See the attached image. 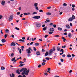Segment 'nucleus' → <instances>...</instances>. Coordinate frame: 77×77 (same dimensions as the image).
I'll return each mask as SVG.
<instances>
[{
  "instance_id": "a18cd8bd",
  "label": "nucleus",
  "mask_w": 77,
  "mask_h": 77,
  "mask_svg": "<svg viewBox=\"0 0 77 77\" xmlns=\"http://www.w3.org/2000/svg\"><path fill=\"white\" fill-rule=\"evenodd\" d=\"M39 41L42 42V38L39 39Z\"/></svg>"
},
{
  "instance_id": "412c9836",
  "label": "nucleus",
  "mask_w": 77,
  "mask_h": 77,
  "mask_svg": "<svg viewBox=\"0 0 77 77\" xmlns=\"http://www.w3.org/2000/svg\"><path fill=\"white\" fill-rule=\"evenodd\" d=\"M42 66H44L45 65H46V63L45 62H43L42 63Z\"/></svg>"
},
{
  "instance_id": "f704fd0d",
  "label": "nucleus",
  "mask_w": 77,
  "mask_h": 77,
  "mask_svg": "<svg viewBox=\"0 0 77 77\" xmlns=\"http://www.w3.org/2000/svg\"><path fill=\"white\" fill-rule=\"evenodd\" d=\"M37 14V12H34L32 13V14H33V15H34V14Z\"/></svg>"
},
{
  "instance_id": "2f4dec72",
  "label": "nucleus",
  "mask_w": 77,
  "mask_h": 77,
  "mask_svg": "<svg viewBox=\"0 0 77 77\" xmlns=\"http://www.w3.org/2000/svg\"><path fill=\"white\" fill-rule=\"evenodd\" d=\"M15 57H14V58H13V59H12L11 61H14V60H15Z\"/></svg>"
},
{
  "instance_id": "dca6fc26",
  "label": "nucleus",
  "mask_w": 77,
  "mask_h": 77,
  "mask_svg": "<svg viewBox=\"0 0 77 77\" xmlns=\"http://www.w3.org/2000/svg\"><path fill=\"white\" fill-rule=\"evenodd\" d=\"M9 30H8V29H5V32L6 33H8L9 32Z\"/></svg>"
},
{
  "instance_id": "f8f14e48",
  "label": "nucleus",
  "mask_w": 77,
  "mask_h": 77,
  "mask_svg": "<svg viewBox=\"0 0 77 77\" xmlns=\"http://www.w3.org/2000/svg\"><path fill=\"white\" fill-rule=\"evenodd\" d=\"M73 20L72 19V18L70 17L68 19V21H72Z\"/></svg>"
},
{
  "instance_id": "603ef678",
  "label": "nucleus",
  "mask_w": 77,
  "mask_h": 77,
  "mask_svg": "<svg viewBox=\"0 0 77 77\" xmlns=\"http://www.w3.org/2000/svg\"><path fill=\"white\" fill-rule=\"evenodd\" d=\"M2 17H3L1 15V16H0V19H1L2 18Z\"/></svg>"
},
{
  "instance_id": "58836bf2",
  "label": "nucleus",
  "mask_w": 77,
  "mask_h": 77,
  "mask_svg": "<svg viewBox=\"0 0 77 77\" xmlns=\"http://www.w3.org/2000/svg\"><path fill=\"white\" fill-rule=\"evenodd\" d=\"M15 29H16L17 30H20V29L19 28H18V27H16L15 28Z\"/></svg>"
},
{
  "instance_id": "6ab92c4d",
  "label": "nucleus",
  "mask_w": 77,
  "mask_h": 77,
  "mask_svg": "<svg viewBox=\"0 0 77 77\" xmlns=\"http://www.w3.org/2000/svg\"><path fill=\"white\" fill-rule=\"evenodd\" d=\"M38 5V4L37 3H35L34 4V6L35 7H37Z\"/></svg>"
},
{
  "instance_id": "7c9ffc66",
  "label": "nucleus",
  "mask_w": 77,
  "mask_h": 77,
  "mask_svg": "<svg viewBox=\"0 0 77 77\" xmlns=\"http://www.w3.org/2000/svg\"><path fill=\"white\" fill-rule=\"evenodd\" d=\"M19 41L21 42H24V40H23L22 39H20Z\"/></svg>"
},
{
  "instance_id": "864d4df0",
  "label": "nucleus",
  "mask_w": 77,
  "mask_h": 77,
  "mask_svg": "<svg viewBox=\"0 0 77 77\" xmlns=\"http://www.w3.org/2000/svg\"><path fill=\"white\" fill-rule=\"evenodd\" d=\"M64 35H67V32H65L63 33Z\"/></svg>"
},
{
  "instance_id": "49530a36",
  "label": "nucleus",
  "mask_w": 77,
  "mask_h": 77,
  "mask_svg": "<svg viewBox=\"0 0 77 77\" xmlns=\"http://www.w3.org/2000/svg\"><path fill=\"white\" fill-rule=\"evenodd\" d=\"M48 35H45V38H46L47 37H48Z\"/></svg>"
},
{
  "instance_id": "7ed1b4c3",
  "label": "nucleus",
  "mask_w": 77,
  "mask_h": 77,
  "mask_svg": "<svg viewBox=\"0 0 77 77\" xmlns=\"http://www.w3.org/2000/svg\"><path fill=\"white\" fill-rule=\"evenodd\" d=\"M36 27H39L41 26V24L38 22H36Z\"/></svg>"
},
{
  "instance_id": "37998d69",
  "label": "nucleus",
  "mask_w": 77,
  "mask_h": 77,
  "mask_svg": "<svg viewBox=\"0 0 77 77\" xmlns=\"http://www.w3.org/2000/svg\"><path fill=\"white\" fill-rule=\"evenodd\" d=\"M20 64H23V63H24V62H22V61H20Z\"/></svg>"
},
{
  "instance_id": "f03ea898",
  "label": "nucleus",
  "mask_w": 77,
  "mask_h": 77,
  "mask_svg": "<svg viewBox=\"0 0 77 77\" xmlns=\"http://www.w3.org/2000/svg\"><path fill=\"white\" fill-rule=\"evenodd\" d=\"M32 18L35 19H38L40 18V17L39 16H36L33 17Z\"/></svg>"
},
{
  "instance_id": "680f3d73",
  "label": "nucleus",
  "mask_w": 77,
  "mask_h": 77,
  "mask_svg": "<svg viewBox=\"0 0 77 77\" xmlns=\"http://www.w3.org/2000/svg\"><path fill=\"white\" fill-rule=\"evenodd\" d=\"M23 14L24 15H28L27 13H23Z\"/></svg>"
},
{
  "instance_id": "f257e3e1",
  "label": "nucleus",
  "mask_w": 77,
  "mask_h": 77,
  "mask_svg": "<svg viewBox=\"0 0 77 77\" xmlns=\"http://www.w3.org/2000/svg\"><path fill=\"white\" fill-rule=\"evenodd\" d=\"M27 70V69L26 68H23L22 69H21L20 70L19 69H18L17 70L16 72L19 74H20V73L19 72H22V75H24V74H25V71Z\"/></svg>"
},
{
  "instance_id": "1a4fd4ad",
  "label": "nucleus",
  "mask_w": 77,
  "mask_h": 77,
  "mask_svg": "<svg viewBox=\"0 0 77 77\" xmlns=\"http://www.w3.org/2000/svg\"><path fill=\"white\" fill-rule=\"evenodd\" d=\"M15 45H16V44L14 42H13L12 43H11V46H15Z\"/></svg>"
},
{
  "instance_id": "5701e85b",
  "label": "nucleus",
  "mask_w": 77,
  "mask_h": 77,
  "mask_svg": "<svg viewBox=\"0 0 77 77\" xmlns=\"http://www.w3.org/2000/svg\"><path fill=\"white\" fill-rule=\"evenodd\" d=\"M35 45L36 46H38L39 45V43H35Z\"/></svg>"
},
{
  "instance_id": "6e6d98bb",
  "label": "nucleus",
  "mask_w": 77,
  "mask_h": 77,
  "mask_svg": "<svg viewBox=\"0 0 77 77\" xmlns=\"http://www.w3.org/2000/svg\"><path fill=\"white\" fill-rule=\"evenodd\" d=\"M39 12H43V10H39Z\"/></svg>"
},
{
  "instance_id": "de8ad7c7",
  "label": "nucleus",
  "mask_w": 77,
  "mask_h": 77,
  "mask_svg": "<svg viewBox=\"0 0 77 77\" xmlns=\"http://www.w3.org/2000/svg\"><path fill=\"white\" fill-rule=\"evenodd\" d=\"M1 34H3V30H1Z\"/></svg>"
},
{
  "instance_id": "39448f33",
  "label": "nucleus",
  "mask_w": 77,
  "mask_h": 77,
  "mask_svg": "<svg viewBox=\"0 0 77 77\" xmlns=\"http://www.w3.org/2000/svg\"><path fill=\"white\" fill-rule=\"evenodd\" d=\"M13 16H12V15L9 18V21H11L12 20V19H13Z\"/></svg>"
},
{
  "instance_id": "4c0bfd02",
  "label": "nucleus",
  "mask_w": 77,
  "mask_h": 77,
  "mask_svg": "<svg viewBox=\"0 0 77 77\" xmlns=\"http://www.w3.org/2000/svg\"><path fill=\"white\" fill-rule=\"evenodd\" d=\"M45 59L47 60H49V58L48 57L45 58Z\"/></svg>"
},
{
  "instance_id": "4468645a",
  "label": "nucleus",
  "mask_w": 77,
  "mask_h": 77,
  "mask_svg": "<svg viewBox=\"0 0 77 77\" xmlns=\"http://www.w3.org/2000/svg\"><path fill=\"white\" fill-rule=\"evenodd\" d=\"M40 52L38 51V52H36V55L37 56H39L40 55Z\"/></svg>"
},
{
  "instance_id": "ddd939ff",
  "label": "nucleus",
  "mask_w": 77,
  "mask_h": 77,
  "mask_svg": "<svg viewBox=\"0 0 77 77\" xmlns=\"http://www.w3.org/2000/svg\"><path fill=\"white\" fill-rule=\"evenodd\" d=\"M1 41L2 42L4 43L6 42V40L5 39H2Z\"/></svg>"
},
{
  "instance_id": "ea45409f",
  "label": "nucleus",
  "mask_w": 77,
  "mask_h": 77,
  "mask_svg": "<svg viewBox=\"0 0 77 77\" xmlns=\"http://www.w3.org/2000/svg\"><path fill=\"white\" fill-rule=\"evenodd\" d=\"M35 9L37 10H39V9H38V7H35Z\"/></svg>"
},
{
  "instance_id": "bb28decb",
  "label": "nucleus",
  "mask_w": 77,
  "mask_h": 77,
  "mask_svg": "<svg viewBox=\"0 0 77 77\" xmlns=\"http://www.w3.org/2000/svg\"><path fill=\"white\" fill-rule=\"evenodd\" d=\"M63 6H67V5L65 3H64L63 4Z\"/></svg>"
},
{
  "instance_id": "a211bd4d",
  "label": "nucleus",
  "mask_w": 77,
  "mask_h": 77,
  "mask_svg": "<svg viewBox=\"0 0 77 77\" xmlns=\"http://www.w3.org/2000/svg\"><path fill=\"white\" fill-rule=\"evenodd\" d=\"M1 70H4L5 69V68L4 66H2L1 68Z\"/></svg>"
},
{
  "instance_id": "9d476101",
  "label": "nucleus",
  "mask_w": 77,
  "mask_h": 77,
  "mask_svg": "<svg viewBox=\"0 0 77 77\" xmlns=\"http://www.w3.org/2000/svg\"><path fill=\"white\" fill-rule=\"evenodd\" d=\"M10 77H14L15 75H14V74L12 73V75L11 74H10Z\"/></svg>"
},
{
  "instance_id": "774afa93",
  "label": "nucleus",
  "mask_w": 77,
  "mask_h": 77,
  "mask_svg": "<svg viewBox=\"0 0 77 77\" xmlns=\"http://www.w3.org/2000/svg\"><path fill=\"white\" fill-rule=\"evenodd\" d=\"M11 37L14 38V35H11Z\"/></svg>"
},
{
  "instance_id": "c85d7f7f",
  "label": "nucleus",
  "mask_w": 77,
  "mask_h": 77,
  "mask_svg": "<svg viewBox=\"0 0 77 77\" xmlns=\"http://www.w3.org/2000/svg\"><path fill=\"white\" fill-rule=\"evenodd\" d=\"M50 21L49 20H47L45 21V23H47L50 22Z\"/></svg>"
},
{
  "instance_id": "4be33fe9",
  "label": "nucleus",
  "mask_w": 77,
  "mask_h": 77,
  "mask_svg": "<svg viewBox=\"0 0 77 77\" xmlns=\"http://www.w3.org/2000/svg\"><path fill=\"white\" fill-rule=\"evenodd\" d=\"M71 18H72V19H73V20H74L75 18V16L74 15H72V17Z\"/></svg>"
},
{
  "instance_id": "e433bc0d",
  "label": "nucleus",
  "mask_w": 77,
  "mask_h": 77,
  "mask_svg": "<svg viewBox=\"0 0 77 77\" xmlns=\"http://www.w3.org/2000/svg\"><path fill=\"white\" fill-rule=\"evenodd\" d=\"M33 50L34 51H36L37 50L35 47H33Z\"/></svg>"
},
{
  "instance_id": "13d9d810",
  "label": "nucleus",
  "mask_w": 77,
  "mask_h": 77,
  "mask_svg": "<svg viewBox=\"0 0 77 77\" xmlns=\"http://www.w3.org/2000/svg\"><path fill=\"white\" fill-rule=\"evenodd\" d=\"M56 25L55 24H54L53 25V27H54V28H56Z\"/></svg>"
},
{
  "instance_id": "e2e57ef3",
  "label": "nucleus",
  "mask_w": 77,
  "mask_h": 77,
  "mask_svg": "<svg viewBox=\"0 0 77 77\" xmlns=\"http://www.w3.org/2000/svg\"><path fill=\"white\" fill-rule=\"evenodd\" d=\"M60 60H61V61L62 62H63L64 61L63 60V59H61Z\"/></svg>"
},
{
  "instance_id": "338daca9",
  "label": "nucleus",
  "mask_w": 77,
  "mask_h": 77,
  "mask_svg": "<svg viewBox=\"0 0 77 77\" xmlns=\"http://www.w3.org/2000/svg\"><path fill=\"white\" fill-rule=\"evenodd\" d=\"M17 14L18 15H20V12H18L17 13Z\"/></svg>"
},
{
  "instance_id": "2eb2a0df",
  "label": "nucleus",
  "mask_w": 77,
  "mask_h": 77,
  "mask_svg": "<svg viewBox=\"0 0 77 77\" xmlns=\"http://www.w3.org/2000/svg\"><path fill=\"white\" fill-rule=\"evenodd\" d=\"M68 37L69 38H71L72 37V35L70 33H69V34L68 35Z\"/></svg>"
},
{
  "instance_id": "4d7b16f0",
  "label": "nucleus",
  "mask_w": 77,
  "mask_h": 77,
  "mask_svg": "<svg viewBox=\"0 0 77 77\" xmlns=\"http://www.w3.org/2000/svg\"><path fill=\"white\" fill-rule=\"evenodd\" d=\"M51 8V7H48L47 8L48 9H50Z\"/></svg>"
},
{
  "instance_id": "9b49d317",
  "label": "nucleus",
  "mask_w": 77,
  "mask_h": 77,
  "mask_svg": "<svg viewBox=\"0 0 77 77\" xmlns=\"http://www.w3.org/2000/svg\"><path fill=\"white\" fill-rule=\"evenodd\" d=\"M17 49L18 51H19V53L20 54H21V49H20L19 48H17Z\"/></svg>"
},
{
  "instance_id": "473e14b6",
  "label": "nucleus",
  "mask_w": 77,
  "mask_h": 77,
  "mask_svg": "<svg viewBox=\"0 0 77 77\" xmlns=\"http://www.w3.org/2000/svg\"><path fill=\"white\" fill-rule=\"evenodd\" d=\"M62 39L64 40L63 41L64 42H65V41L66 40L65 38H64V37H63V38H62Z\"/></svg>"
},
{
  "instance_id": "c756f323",
  "label": "nucleus",
  "mask_w": 77,
  "mask_h": 77,
  "mask_svg": "<svg viewBox=\"0 0 77 77\" xmlns=\"http://www.w3.org/2000/svg\"><path fill=\"white\" fill-rule=\"evenodd\" d=\"M67 57H71V55L70 54L67 55Z\"/></svg>"
},
{
  "instance_id": "423d86ee",
  "label": "nucleus",
  "mask_w": 77,
  "mask_h": 77,
  "mask_svg": "<svg viewBox=\"0 0 77 77\" xmlns=\"http://www.w3.org/2000/svg\"><path fill=\"white\" fill-rule=\"evenodd\" d=\"M54 29L53 28H51L50 29V32H53L54 31Z\"/></svg>"
},
{
  "instance_id": "c03bdc74",
  "label": "nucleus",
  "mask_w": 77,
  "mask_h": 77,
  "mask_svg": "<svg viewBox=\"0 0 77 77\" xmlns=\"http://www.w3.org/2000/svg\"><path fill=\"white\" fill-rule=\"evenodd\" d=\"M42 52H44L45 51V50H44V49H42Z\"/></svg>"
},
{
  "instance_id": "a878e982",
  "label": "nucleus",
  "mask_w": 77,
  "mask_h": 77,
  "mask_svg": "<svg viewBox=\"0 0 77 77\" xmlns=\"http://www.w3.org/2000/svg\"><path fill=\"white\" fill-rule=\"evenodd\" d=\"M46 14L47 15H51V14L50 13L48 12L46 13Z\"/></svg>"
},
{
  "instance_id": "72a5a7b5",
  "label": "nucleus",
  "mask_w": 77,
  "mask_h": 77,
  "mask_svg": "<svg viewBox=\"0 0 77 77\" xmlns=\"http://www.w3.org/2000/svg\"><path fill=\"white\" fill-rule=\"evenodd\" d=\"M54 37H57V38L58 37H60V36L59 35H54Z\"/></svg>"
},
{
  "instance_id": "3c124183",
  "label": "nucleus",
  "mask_w": 77,
  "mask_h": 77,
  "mask_svg": "<svg viewBox=\"0 0 77 77\" xmlns=\"http://www.w3.org/2000/svg\"><path fill=\"white\" fill-rule=\"evenodd\" d=\"M55 51V49L54 48H53V51Z\"/></svg>"
},
{
  "instance_id": "69168bd1",
  "label": "nucleus",
  "mask_w": 77,
  "mask_h": 77,
  "mask_svg": "<svg viewBox=\"0 0 77 77\" xmlns=\"http://www.w3.org/2000/svg\"><path fill=\"white\" fill-rule=\"evenodd\" d=\"M22 39H23V40H25V37H22Z\"/></svg>"
},
{
  "instance_id": "8fccbe9b",
  "label": "nucleus",
  "mask_w": 77,
  "mask_h": 77,
  "mask_svg": "<svg viewBox=\"0 0 77 77\" xmlns=\"http://www.w3.org/2000/svg\"><path fill=\"white\" fill-rule=\"evenodd\" d=\"M14 55V54L13 53H12L11 54V57H13Z\"/></svg>"
},
{
  "instance_id": "393cba45",
  "label": "nucleus",
  "mask_w": 77,
  "mask_h": 77,
  "mask_svg": "<svg viewBox=\"0 0 77 77\" xmlns=\"http://www.w3.org/2000/svg\"><path fill=\"white\" fill-rule=\"evenodd\" d=\"M57 50L58 51H60V47H57Z\"/></svg>"
},
{
  "instance_id": "052dcab7",
  "label": "nucleus",
  "mask_w": 77,
  "mask_h": 77,
  "mask_svg": "<svg viewBox=\"0 0 77 77\" xmlns=\"http://www.w3.org/2000/svg\"><path fill=\"white\" fill-rule=\"evenodd\" d=\"M75 7V5H72V7H73V8H74Z\"/></svg>"
},
{
  "instance_id": "a19ab883",
  "label": "nucleus",
  "mask_w": 77,
  "mask_h": 77,
  "mask_svg": "<svg viewBox=\"0 0 77 77\" xmlns=\"http://www.w3.org/2000/svg\"><path fill=\"white\" fill-rule=\"evenodd\" d=\"M42 62H46V60H45V59H43L42 60Z\"/></svg>"
},
{
  "instance_id": "aec40b11",
  "label": "nucleus",
  "mask_w": 77,
  "mask_h": 77,
  "mask_svg": "<svg viewBox=\"0 0 77 77\" xmlns=\"http://www.w3.org/2000/svg\"><path fill=\"white\" fill-rule=\"evenodd\" d=\"M53 52V51L52 49H51L49 51V53H52Z\"/></svg>"
},
{
  "instance_id": "0eeeda50",
  "label": "nucleus",
  "mask_w": 77,
  "mask_h": 77,
  "mask_svg": "<svg viewBox=\"0 0 77 77\" xmlns=\"http://www.w3.org/2000/svg\"><path fill=\"white\" fill-rule=\"evenodd\" d=\"M26 52L27 53L29 54L31 53V51L30 50L27 49L26 50Z\"/></svg>"
},
{
  "instance_id": "20e7f679",
  "label": "nucleus",
  "mask_w": 77,
  "mask_h": 77,
  "mask_svg": "<svg viewBox=\"0 0 77 77\" xmlns=\"http://www.w3.org/2000/svg\"><path fill=\"white\" fill-rule=\"evenodd\" d=\"M29 70L28 69V70H26V71H25V75H28L29 74Z\"/></svg>"
},
{
  "instance_id": "5fc2aeb1",
  "label": "nucleus",
  "mask_w": 77,
  "mask_h": 77,
  "mask_svg": "<svg viewBox=\"0 0 77 77\" xmlns=\"http://www.w3.org/2000/svg\"><path fill=\"white\" fill-rule=\"evenodd\" d=\"M41 65L40 64V65H39L38 66V68H40V67H41Z\"/></svg>"
},
{
  "instance_id": "cd10ccee",
  "label": "nucleus",
  "mask_w": 77,
  "mask_h": 77,
  "mask_svg": "<svg viewBox=\"0 0 77 77\" xmlns=\"http://www.w3.org/2000/svg\"><path fill=\"white\" fill-rule=\"evenodd\" d=\"M48 55V52H46L45 53V56H47Z\"/></svg>"
},
{
  "instance_id": "c9c22d12",
  "label": "nucleus",
  "mask_w": 77,
  "mask_h": 77,
  "mask_svg": "<svg viewBox=\"0 0 77 77\" xmlns=\"http://www.w3.org/2000/svg\"><path fill=\"white\" fill-rule=\"evenodd\" d=\"M60 52H62V53H64V51L63 50V49H61Z\"/></svg>"
},
{
  "instance_id": "6e6552de",
  "label": "nucleus",
  "mask_w": 77,
  "mask_h": 77,
  "mask_svg": "<svg viewBox=\"0 0 77 77\" xmlns=\"http://www.w3.org/2000/svg\"><path fill=\"white\" fill-rule=\"evenodd\" d=\"M66 27L67 29H69L70 28V27L68 24L66 25Z\"/></svg>"
},
{
  "instance_id": "09e8293b",
  "label": "nucleus",
  "mask_w": 77,
  "mask_h": 77,
  "mask_svg": "<svg viewBox=\"0 0 77 77\" xmlns=\"http://www.w3.org/2000/svg\"><path fill=\"white\" fill-rule=\"evenodd\" d=\"M53 33V32H48V33L50 34H52Z\"/></svg>"
},
{
  "instance_id": "79ce46f5",
  "label": "nucleus",
  "mask_w": 77,
  "mask_h": 77,
  "mask_svg": "<svg viewBox=\"0 0 77 77\" xmlns=\"http://www.w3.org/2000/svg\"><path fill=\"white\" fill-rule=\"evenodd\" d=\"M46 27H45L43 28V30L44 31H45L46 30Z\"/></svg>"
},
{
  "instance_id": "bf43d9fd",
  "label": "nucleus",
  "mask_w": 77,
  "mask_h": 77,
  "mask_svg": "<svg viewBox=\"0 0 77 77\" xmlns=\"http://www.w3.org/2000/svg\"><path fill=\"white\" fill-rule=\"evenodd\" d=\"M66 47V45H64V46H63L62 47V48H65Z\"/></svg>"
},
{
  "instance_id": "f3484780",
  "label": "nucleus",
  "mask_w": 77,
  "mask_h": 77,
  "mask_svg": "<svg viewBox=\"0 0 77 77\" xmlns=\"http://www.w3.org/2000/svg\"><path fill=\"white\" fill-rule=\"evenodd\" d=\"M5 4V2L4 1H2V4L3 5H4Z\"/></svg>"
},
{
  "instance_id": "0e129e2a",
  "label": "nucleus",
  "mask_w": 77,
  "mask_h": 77,
  "mask_svg": "<svg viewBox=\"0 0 77 77\" xmlns=\"http://www.w3.org/2000/svg\"><path fill=\"white\" fill-rule=\"evenodd\" d=\"M23 64H20L19 66L20 67H22V66H23Z\"/></svg>"
},
{
  "instance_id": "b1692460",
  "label": "nucleus",
  "mask_w": 77,
  "mask_h": 77,
  "mask_svg": "<svg viewBox=\"0 0 77 77\" xmlns=\"http://www.w3.org/2000/svg\"><path fill=\"white\" fill-rule=\"evenodd\" d=\"M58 30L59 31H61L62 29L60 27H58Z\"/></svg>"
}]
</instances>
